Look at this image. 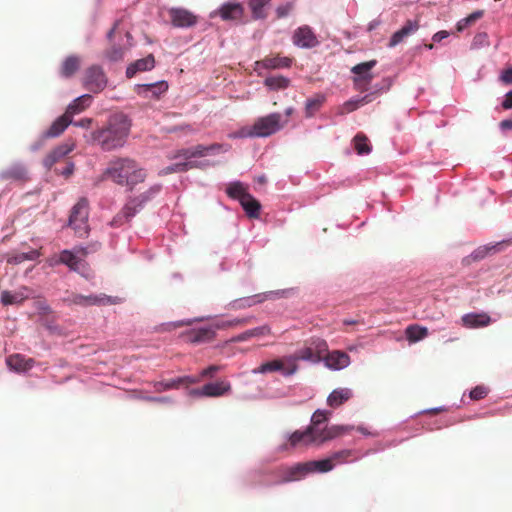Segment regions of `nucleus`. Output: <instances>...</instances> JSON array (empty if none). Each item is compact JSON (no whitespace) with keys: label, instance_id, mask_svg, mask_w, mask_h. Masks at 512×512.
Returning <instances> with one entry per match:
<instances>
[{"label":"nucleus","instance_id":"obj_1","mask_svg":"<svg viewBox=\"0 0 512 512\" xmlns=\"http://www.w3.org/2000/svg\"><path fill=\"white\" fill-rule=\"evenodd\" d=\"M130 129L131 121L125 114H113L103 127L91 133L92 143L99 146L103 151L117 150L127 142Z\"/></svg>","mask_w":512,"mask_h":512},{"label":"nucleus","instance_id":"obj_2","mask_svg":"<svg viewBox=\"0 0 512 512\" xmlns=\"http://www.w3.org/2000/svg\"><path fill=\"white\" fill-rule=\"evenodd\" d=\"M103 177L111 179L118 185L133 189L135 185L145 180L146 172L133 159L116 158L109 162Z\"/></svg>","mask_w":512,"mask_h":512},{"label":"nucleus","instance_id":"obj_3","mask_svg":"<svg viewBox=\"0 0 512 512\" xmlns=\"http://www.w3.org/2000/svg\"><path fill=\"white\" fill-rule=\"evenodd\" d=\"M281 114L271 113L267 116L258 118L252 127H246L239 132L230 135L232 138L237 137H267L279 131L283 124H281Z\"/></svg>","mask_w":512,"mask_h":512},{"label":"nucleus","instance_id":"obj_4","mask_svg":"<svg viewBox=\"0 0 512 512\" xmlns=\"http://www.w3.org/2000/svg\"><path fill=\"white\" fill-rule=\"evenodd\" d=\"M160 188L161 187L159 185H155L151 187L147 192L128 201L126 205L123 207L122 211L118 213L111 221V226L118 227L122 225L124 222L129 221L132 217L135 216L137 212H139L143 208L144 204L148 200H150L154 195H156L160 191Z\"/></svg>","mask_w":512,"mask_h":512},{"label":"nucleus","instance_id":"obj_5","mask_svg":"<svg viewBox=\"0 0 512 512\" xmlns=\"http://www.w3.org/2000/svg\"><path fill=\"white\" fill-rule=\"evenodd\" d=\"M88 217L89 201L86 197H82L72 207L69 217V226L79 237H84L89 232Z\"/></svg>","mask_w":512,"mask_h":512},{"label":"nucleus","instance_id":"obj_6","mask_svg":"<svg viewBox=\"0 0 512 512\" xmlns=\"http://www.w3.org/2000/svg\"><path fill=\"white\" fill-rule=\"evenodd\" d=\"M62 301L67 306L78 305V306H94V305H115L120 304L122 299L120 297L108 296L105 294L100 295H81L77 293L67 294Z\"/></svg>","mask_w":512,"mask_h":512},{"label":"nucleus","instance_id":"obj_7","mask_svg":"<svg viewBox=\"0 0 512 512\" xmlns=\"http://www.w3.org/2000/svg\"><path fill=\"white\" fill-rule=\"evenodd\" d=\"M288 293V290H276V291H268L265 293L255 294L250 297H244L240 299H236L230 302L229 307L233 310L245 309L252 307L255 304L262 303L266 300H273L285 297Z\"/></svg>","mask_w":512,"mask_h":512},{"label":"nucleus","instance_id":"obj_8","mask_svg":"<svg viewBox=\"0 0 512 512\" xmlns=\"http://www.w3.org/2000/svg\"><path fill=\"white\" fill-rule=\"evenodd\" d=\"M376 60L359 63L352 67L351 72L355 75L353 78L354 88L358 91L368 90V86L373 79L371 69L376 65Z\"/></svg>","mask_w":512,"mask_h":512},{"label":"nucleus","instance_id":"obj_9","mask_svg":"<svg viewBox=\"0 0 512 512\" xmlns=\"http://www.w3.org/2000/svg\"><path fill=\"white\" fill-rule=\"evenodd\" d=\"M83 86L93 93H99L107 86V77L98 65L87 68L83 77Z\"/></svg>","mask_w":512,"mask_h":512},{"label":"nucleus","instance_id":"obj_10","mask_svg":"<svg viewBox=\"0 0 512 512\" xmlns=\"http://www.w3.org/2000/svg\"><path fill=\"white\" fill-rule=\"evenodd\" d=\"M274 474L278 477L274 484L279 485L299 481L308 474V471L305 462H303L293 466H281L274 471Z\"/></svg>","mask_w":512,"mask_h":512},{"label":"nucleus","instance_id":"obj_11","mask_svg":"<svg viewBox=\"0 0 512 512\" xmlns=\"http://www.w3.org/2000/svg\"><path fill=\"white\" fill-rule=\"evenodd\" d=\"M310 361L313 363H318V356L314 354L312 347L308 343L305 347L297 350L293 355L286 356V361L288 363V368L286 370V374H295L298 370L297 362Z\"/></svg>","mask_w":512,"mask_h":512},{"label":"nucleus","instance_id":"obj_12","mask_svg":"<svg viewBox=\"0 0 512 512\" xmlns=\"http://www.w3.org/2000/svg\"><path fill=\"white\" fill-rule=\"evenodd\" d=\"M231 390V385L227 381H218L205 384L201 388L191 390L190 394L196 397H220Z\"/></svg>","mask_w":512,"mask_h":512},{"label":"nucleus","instance_id":"obj_13","mask_svg":"<svg viewBox=\"0 0 512 512\" xmlns=\"http://www.w3.org/2000/svg\"><path fill=\"white\" fill-rule=\"evenodd\" d=\"M75 148V142L72 139H67L62 144L55 147L43 159V164L46 168L50 169L55 163L59 162L66 155L72 152Z\"/></svg>","mask_w":512,"mask_h":512},{"label":"nucleus","instance_id":"obj_14","mask_svg":"<svg viewBox=\"0 0 512 512\" xmlns=\"http://www.w3.org/2000/svg\"><path fill=\"white\" fill-rule=\"evenodd\" d=\"M185 340L192 344L208 343L216 336V327L207 326L191 329L183 334Z\"/></svg>","mask_w":512,"mask_h":512},{"label":"nucleus","instance_id":"obj_15","mask_svg":"<svg viewBox=\"0 0 512 512\" xmlns=\"http://www.w3.org/2000/svg\"><path fill=\"white\" fill-rule=\"evenodd\" d=\"M293 44L301 48H313L319 41L312 29L305 25L297 28L292 37Z\"/></svg>","mask_w":512,"mask_h":512},{"label":"nucleus","instance_id":"obj_16","mask_svg":"<svg viewBox=\"0 0 512 512\" xmlns=\"http://www.w3.org/2000/svg\"><path fill=\"white\" fill-rule=\"evenodd\" d=\"M169 16L174 27L188 28L197 23V16L183 8H171Z\"/></svg>","mask_w":512,"mask_h":512},{"label":"nucleus","instance_id":"obj_17","mask_svg":"<svg viewBox=\"0 0 512 512\" xmlns=\"http://www.w3.org/2000/svg\"><path fill=\"white\" fill-rule=\"evenodd\" d=\"M293 63V58L280 56V55H269L263 58L260 61L255 63L256 69H281V68H289Z\"/></svg>","mask_w":512,"mask_h":512},{"label":"nucleus","instance_id":"obj_18","mask_svg":"<svg viewBox=\"0 0 512 512\" xmlns=\"http://www.w3.org/2000/svg\"><path fill=\"white\" fill-rule=\"evenodd\" d=\"M59 261L61 264L68 266L70 270L77 273H83L87 268V263L83 259L79 258L74 250L71 251L65 249L61 251Z\"/></svg>","mask_w":512,"mask_h":512},{"label":"nucleus","instance_id":"obj_19","mask_svg":"<svg viewBox=\"0 0 512 512\" xmlns=\"http://www.w3.org/2000/svg\"><path fill=\"white\" fill-rule=\"evenodd\" d=\"M1 181L26 182L29 180L28 171L22 164H13L0 173Z\"/></svg>","mask_w":512,"mask_h":512},{"label":"nucleus","instance_id":"obj_20","mask_svg":"<svg viewBox=\"0 0 512 512\" xmlns=\"http://www.w3.org/2000/svg\"><path fill=\"white\" fill-rule=\"evenodd\" d=\"M313 428L307 427L304 431L297 430L293 432L288 438L289 446L297 447L316 444V435Z\"/></svg>","mask_w":512,"mask_h":512},{"label":"nucleus","instance_id":"obj_21","mask_svg":"<svg viewBox=\"0 0 512 512\" xmlns=\"http://www.w3.org/2000/svg\"><path fill=\"white\" fill-rule=\"evenodd\" d=\"M198 381L199 379L190 376H184L175 379L154 382L153 387L156 392L160 393L171 389H178L181 385L194 384Z\"/></svg>","mask_w":512,"mask_h":512},{"label":"nucleus","instance_id":"obj_22","mask_svg":"<svg viewBox=\"0 0 512 512\" xmlns=\"http://www.w3.org/2000/svg\"><path fill=\"white\" fill-rule=\"evenodd\" d=\"M352 427L343 426V425H333L330 427H326L323 430H320L319 433H315L316 435V444L320 445L324 442L333 440L337 437H340L345 432L351 430Z\"/></svg>","mask_w":512,"mask_h":512},{"label":"nucleus","instance_id":"obj_23","mask_svg":"<svg viewBox=\"0 0 512 512\" xmlns=\"http://www.w3.org/2000/svg\"><path fill=\"white\" fill-rule=\"evenodd\" d=\"M34 359L26 358L24 355L16 353L6 358V364L10 370L16 372H25L30 370L34 365Z\"/></svg>","mask_w":512,"mask_h":512},{"label":"nucleus","instance_id":"obj_24","mask_svg":"<svg viewBox=\"0 0 512 512\" xmlns=\"http://www.w3.org/2000/svg\"><path fill=\"white\" fill-rule=\"evenodd\" d=\"M288 368V363L286 361V356L279 359H274L272 361L265 362L261 364L258 368L254 369V373H271V372H281L284 376H291L292 374H286V370Z\"/></svg>","mask_w":512,"mask_h":512},{"label":"nucleus","instance_id":"obj_25","mask_svg":"<svg viewBox=\"0 0 512 512\" xmlns=\"http://www.w3.org/2000/svg\"><path fill=\"white\" fill-rule=\"evenodd\" d=\"M31 296V291L27 287H22L18 291H3L1 294V302L3 305H19Z\"/></svg>","mask_w":512,"mask_h":512},{"label":"nucleus","instance_id":"obj_26","mask_svg":"<svg viewBox=\"0 0 512 512\" xmlns=\"http://www.w3.org/2000/svg\"><path fill=\"white\" fill-rule=\"evenodd\" d=\"M462 323L467 328L486 327L491 323V317L485 313H467L461 318Z\"/></svg>","mask_w":512,"mask_h":512},{"label":"nucleus","instance_id":"obj_27","mask_svg":"<svg viewBox=\"0 0 512 512\" xmlns=\"http://www.w3.org/2000/svg\"><path fill=\"white\" fill-rule=\"evenodd\" d=\"M92 103V96L89 94L81 95L73 100L66 108L64 114L71 120L74 115L80 114L85 111Z\"/></svg>","mask_w":512,"mask_h":512},{"label":"nucleus","instance_id":"obj_28","mask_svg":"<svg viewBox=\"0 0 512 512\" xmlns=\"http://www.w3.org/2000/svg\"><path fill=\"white\" fill-rule=\"evenodd\" d=\"M155 66V59L152 54L148 55L145 58L138 59L135 62L131 63L126 69L127 78H132L138 72L149 71L153 69Z\"/></svg>","mask_w":512,"mask_h":512},{"label":"nucleus","instance_id":"obj_29","mask_svg":"<svg viewBox=\"0 0 512 512\" xmlns=\"http://www.w3.org/2000/svg\"><path fill=\"white\" fill-rule=\"evenodd\" d=\"M71 123L72 120L66 114L61 115L43 133V138L48 139L60 136Z\"/></svg>","mask_w":512,"mask_h":512},{"label":"nucleus","instance_id":"obj_30","mask_svg":"<svg viewBox=\"0 0 512 512\" xmlns=\"http://www.w3.org/2000/svg\"><path fill=\"white\" fill-rule=\"evenodd\" d=\"M419 29L418 21L408 20L405 25L396 31L390 38L389 47H395L403 41V39Z\"/></svg>","mask_w":512,"mask_h":512},{"label":"nucleus","instance_id":"obj_31","mask_svg":"<svg viewBox=\"0 0 512 512\" xmlns=\"http://www.w3.org/2000/svg\"><path fill=\"white\" fill-rule=\"evenodd\" d=\"M243 12L244 9L239 3H225L218 10V14L225 21L239 20L242 18Z\"/></svg>","mask_w":512,"mask_h":512},{"label":"nucleus","instance_id":"obj_32","mask_svg":"<svg viewBox=\"0 0 512 512\" xmlns=\"http://www.w3.org/2000/svg\"><path fill=\"white\" fill-rule=\"evenodd\" d=\"M326 365L332 369H342L350 364V357L342 351H332L325 357Z\"/></svg>","mask_w":512,"mask_h":512},{"label":"nucleus","instance_id":"obj_33","mask_svg":"<svg viewBox=\"0 0 512 512\" xmlns=\"http://www.w3.org/2000/svg\"><path fill=\"white\" fill-rule=\"evenodd\" d=\"M353 393L349 388H337L334 389L327 397V404L332 408H338L345 402H347Z\"/></svg>","mask_w":512,"mask_h":512},{"label":"nucleus","instance_id":"obj_34","mask_svg":"<svg viewBox=\"0 0 512 512\" xmlns=\"http://www.w3.org/2000/svg\"><path fill=\"white\" fill-rule=\"evenodd\" d=\"M140 91L138 92L140 95L144 97H151L155 99H159L160 96L168 90V84L165 81H159L156 83L143 84L139 86Z\"/></svg>","mask_w":512,"mask_h":512},{"label":"nucleus","instance_id":"obj_35","mask_svg":"<svg viewBox=\"0 0 512 512\" xmlns=\"http://www.w3.org/2000/svg\"><path fill=\"white\" fill-rule=\"evenodd\" d=\"M229 148H230L229 145H224V144H219V143H214L209 146L197 145V146L191 148L192 153H190V155H192V158L204 157L209 153L227 152L229 150Z\"/></svg>","mask_w":512,"mask_h":512},{"label":"nucleus","instance_id":"obj_36","mask_svg":"<svg viewBox=\"0 0 512 512\" xmlns=\"http://www.w3.org/2000/svg\"><path fill=\"white\" fill-rule=\"evenodd\" d=\"M241 206L250 218H258L260 214L261 205L250 193L244 196L240 201Z\"/></svg>","mask_w":512,"mask_h":512},{"label":"nucleus","instance_id":"obj_37","mask_svg":"<svg viewBox=\"0 0 512 512\" xmlns=\"http://www.w3.org/2000/svg\"><path fill=\"white\" fill-rule=\"evenodd\" d=\"M326 98L322 94H316L313 97L307 99L305 103V115L307 118L313 117L316 112L320 110L324 104Z\"/></svg>","mask_w":512,"mask_h":512},{"label":"nucleus","instance_id":"obj_38","mask_svg":"<svg viewBox=\"0 0 512 512\" xmlns=\"http://www.w3.org/2000/svg\"><path fill=\"white\" fill-rule=\"evenodd\" d=\"M375 95H376V93H370L361 98L351 99V100L345 102L342 106V113L353 112L360 106H363L365 104L372 102L375 98Z\"/></svg>","mask_w":512,"mask_h":512},{"label":"nucleus","instance_id":"obj_39","mask_svg":"<svg viewBox=\"0 0 512 512\" xmlns=\"http://www.w3.org/2000/svg\"><path fill=\"white\" fill-rule=\"evenodd\" d=\"M81 59L78 56L71 55L67 57L61 66V75L71 77L80 67Z\"/></svg>","mask_w":512,"mask_h":512},{"label":"nucleus","instance_id":"obj_40","mask_svg":"<svg viewBox=\"0 0 512 512\" xmlns=\"http://www.w3.org/2000/svg\"><path fill=\"white\" fill-rule=\"evenodd\" d=\"M308 474L314 472L326 473L333 469V463L328 458L305 462Z\"/></svg>","mask_w":512,"mask_h":512},{"label":"nucleus","instance_id":"obj_41","mask_svg":"<svg viewBox=\"0 0 512 512\" xmlns=\"http://www.w3.org/2000/svg\"><path fill=\"white\" fill-rule=\"evenodd\" d=\"M405 334L407 340L411 343H414L427 337L428 329L417 324H412L406 328Z\"/></svg>","mask_w":512,"mask_h":512},{"label":"nucleus","instance_id":"obj_42","mask_svg":"<svg viewBox=\"0 0 512 512\" xmlns=\"http://www.w3.org/2000/svg\"><path fill=\"white\" fill-rule=\"evenodd\" d=\"M271 334V329L268 325H263L250 330H247L234 338V341H246L252 337H260Z\"/></svg>","mask_w":512,"mask_h":512},{"label":"nucleus","instance_id":"obj_43","mask_svg":"<svg viewBox=\"0 0 512 512\" xmlns=\"http://www.w3.org/2000/svg\"><path fill=\"white\" fill-rule=\"evenodd\" d=\"M264 85L270 90H284L289 87L290 79L282 75L270 76L264 80Z\"/></svg>","mask_w":512,"mask_h":512},{"label":"nucleus","instance_id":"obj_44","mask_svg":"<svg viewBox=\"0 0 512 512\" xmlns=\"http://www.w3.org/2000/svg\"><path fill=\"white\" fill-rule=\"evenodd\" d=\"M226 193L229 197L237 199L239 202L244 196L248 195L246 187L241 182H232L228 185Z\"/></svg>","mask_w":512,"mask_h":512},{"label":"nucleus","instance_id":"obj_45","mask_svg":"<svg viewBox=\"0 0 512 512\" xmlns=\"http://www.w3.org/2000/svg\"><path fill=\"white\" fill-rule=\"evenodd\" d=\"M313 349L314 354L318 356L319 362L324 358V354L328 351V345L321 338H311L308 342Z\"/></svg>","mask_w":512,"mask_h":512},{"label":"nucleus","instance_id":"obj_46","mask_svg":"<svg viewBox=\"0 0 512 512\" xmlns=\"http://www.w3.org/2000/svg\"><path fill=\"white\" fill-rule=\"evenodd\" d=\"M354 148L358 154H368L371 150L368 138L364 134H357L354 139Z\"/></svg>","mask_w":512,"mask_h":512},{"label":"nucleus","instance_id":"obj_47","mask_svg":"<svg viewBox=\"0 0 512 512\" xmlns=\"http://www.w3.org/2000/svg\"><path fill=\"white\" fill-rule=\"evenodd\" d=\"M354 455V451L351 449H343L337 452H334L329 459L333 463V468L337 464H342L350 461V458Z\"/></svg>","mask_w":512,"mask_h":512},{"label":"nucleus","instance_id":"obj_48","mask_svg":"<svg viewBox=\"0 0 512 512\" xmlns=\"http://www.w3.org/2000/svg\"><path fill=\"white\" fill-rule=\"evenodd\" d=\"M125 49L120 45H112L105 51V57L112 62H117L123 59Z\"/></svg>","mask_w":512,"mask_h":512},{"label":"nucleus","instance_id":"obj_49","mask_svg":"<svg viewBox=\"0 0 512 512\" xmlns=\"http://www.w3.org/2000/svg\"><path fill=\"white\" fill-rule=\"evenodd\" d=\"M330 412L324 410H316L311 418V425L309 427H314V433H319L320 429H318L319 424L325 422L328 419Z\"/></svg>","mask_w":512,"mask_h":512},{"label":"nucleus","instance_id":"obj_50","mask_svg":"<svg viewBox=\"0 0 512 512\" xmlns=\"http://www.w3.org/2000/svg\"><path fill=\"white\" fill-rule=\"evenodd\" d=\"M269 3V0H251L250 7L254 18H264L263 8Z\"/></svg>","mask_w":512,"mask_h":512},{"label":"nucleus","instance_id":"obj_51","mask_svg":"<svg viewBox=\"0 0 512 512\" xmlns=\"http://www.w3.org/2000/svg\"><path fill=\"white\" fill-rule=\"evenodd\" d=\"M99 248H100V243L95 242V243H91L87 246H77L74 248V251H75V253H77V256H79V258L83 259L88 254L98 251Z\"/></svg>","mask_w":512,"mask_h":512},{"label":"nucleus","instance_id":"obj_52","mask_svg":"<svg viewBox=\"0 0 512 512\" xmlns=\"http://www.w3.org/2000/svg\"><path fill=\"white\" fill-rule=\"evenodd\" d=\"M40 256L38 250H31L28 253H19L9 260L15 264L22 263L26 260H35Z\"/></svg>","mask_w":512,"mask_h":512},{"label":"nucleus","instance_id":"obj_53","mask_svg":"<svg viewBox=\"0 0 512 512\" xmlns=\"http://www.w3.org/2000/svg\"><path fill=\"white\" fill-rule=\"evenodd\" d=\"M488 394V389L485 386H476L470 392V398L472 400H481Z\"/></svg>","mask_w":512,"mask_h":512},{"label":"nucleus","instance_id":"obj_54","mask_svg":"<svg viewBox=\"0 0 512 512\" xmlns=\"http://www.w3.org/2000/svg\"><path fill=\"white\" fill-rule=\"evenodd\" d=\"M294 8L293 2L280 5L276 9L277 18L286 17Z\"/></svg>","mask_w":512,"mask_h":512},{"label":"nucleus","instance_id":"obj_55","mask_svg":"<svg viewBox=\"0 0 512 512\" xmlns=\"http://www.w3.org/2000/svg\"><path fill=\"white\" fill-rule=\"evenodd\" d=\"M251 320L250 317L248 318H235L231 321H227V322H223L222 324H219L216 326V328H223V327H226V326H240V325H245L247 323H249Z\"/></svg>","mask_w":512,"mask_h":512},{"label":"nucleus","instance_id":"obj_56","mask_svg":"<svg viewBox=\"0 0 512 512\" xmlns=\"http://www.w3.org/2000/svg\"><path fill=\"white\" fill-rule=\"evenodd\" d=\"M220 366L218 365H210L209 367L203 369L200 373V377L201 378H212L215 373H217L218 371H220Z\"/></svg>","mask_w":512,"mask_h":512},{"label":"nucleus","instance_id":"obj_57","mask_svg":"<svg viewBox=\"0 0 512 512\" xmlns=\"http://www.w3.org/2000/svg\"><path fill=\"white\" fill-rule=\"evenodd\" d=\"M496 249V246H491V247H480L478 248L475 252H474V258L475 259H482L484 258L488 253L489 251H492V250H495Z\"/></svg>","mask_w":512,"mask_h":512},{"label":"nucleus","instance_id":"obj_58","mask_svg":"<svg viewBox=\"0 0 512 512\" xmlns=\"http://www.w3.org/2000/svg\"><path fill=\"white\" fill-rule=\"evenodd\" d=\"M193 167L194 165L192 162L175 163L172 165V170H174L175 172H185Z\"/></svg>","mask_w":512,"mask_h":512},{"label":"nucleus","instance_id":"obj_59","mask_svg":"<svg viewBox=\"0 0 512 512\" xmlns=\"http://www.w3.org/2000/svg\"><path fill=\"white\" fill-rule=\"evenodd\" d=\"M74 172V163L68 161L66 162V166L63 170L59 171V174L63 175L65 178L70 177Z\"/></svg>","mask_w":512,"mask_h":512},{"label":"nucleus","instance_id":"obj_60","mask_svg":"<svg viewBox=\"0 0 512 512\" xmlns=\"http://www.w3.org/2000/svg\"><path fill=\"white\" fill-rule=\"evenodd\" d=\"M500 80L505 84H512V68L504 70L500 76Z\"/></svg>","mask_w":512,"mask_h":512},{"label":"nucleus","instance_id":"obj_61","mask_svg":"<svg viewBox=\"0 0 512 512\" xmlns=\"http://www.w3.org/2000/svg\"><path fill=\"white\" fill-rule=\"evenodd\" d=\"M93 123V119L92 118H83L79 121H75L71 124H73L74 126H77V127H81V128H89Z\"/></svg>","mask_w":512,"mask_h":512},{"label":"nucleus","instance_id":"obj_62","mask_svg":"<svg viewBox=\"0 0 512 512\" xmlns=\"http://www.w3.org/2000/svg\"><path fill=\"white\" fill-rule=\"evenodd\" d=\"M502 107L505 110L512 109V90L505 95V99L502 102Z\"/></svg>","mask_w":512,"mask_h":512},{"label":"nucleus","instance_id":"obj_63","mask_svg":"<svg viewBox=\"0 0 512 512\" xmlns=\"http://www.w3.org/2000/svg\"><path fill=\"white\" fill-rule=\"evenodd\" d=\"M482 16H483V12L482 11H475V12H473L472 14H470L469 16H467L465 18L468 20V22L470 24H472L475 21H477L478 19H480Z\"/></svg>","mask_w":512,"mask_h":512},{"label":"nucleus","instance_id":"obj_64","mask_svg":"<svg viewBox=\"0 0 512 512\" xmlns=\"http://www.w3.org/2000/svg\"><path fill=\"white\" fill-rule=\"evenodd\" d=\"M448 36H449V33L447 31L443 30V31H439V32L435 33L433 35L432 39L435 42H440L443 39L447 38Z\"/></svg>","mask_w":512,"mask_h":512}]
</instances>
